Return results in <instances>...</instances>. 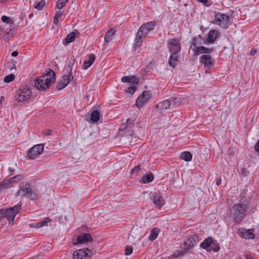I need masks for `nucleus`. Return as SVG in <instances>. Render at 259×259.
I'll return each instance as SVG.
<instances>
[{
	"instance_id": "f257e3e1",
	"label": "nucleus",
	"mask_w": 259,
	"mask_h": 259,
	"mask_svg": "<svg viewBox=\"0 0 259 259\" xmlns=\"http://www.w3.org/2000/svg\"><path fill=\"white\" fill-rule=\"evenodd\" d=\"M55 81V72L49 69L43 75L38 77L35 80L34 87L38 90L45 91L50 88L51 85Z\"/></svg>"
},
{
	"instance_id": "f03ea898",
	"label": "nucleus",
	"mask_w": 259,
	"mask_h": 259,
	"mask_svg": "<svg viewBox=\"0 0 259 259\" xmlns=\"http://www.w3.org/2000/svg\"><path fill=\"white\" fill-rule=\"evenodd\" d=\"M247 208V205L244 203L235 204L231 209V215L236 222L239 223L245 217Z\"/></svg>"
},
{
	"instance_id": "7ed1b4c3",
	"label": "nucleus",
	"mask_w": 259,
	"mask_h": 259,
	"mask_svg": "<svg viewBox=\"0 0 259 259\" xmlns=\"http://www.w3.org/2000/svg\"><path fill=\"white\" fill-rule=\"evenodd\" d=\"M21 209L20 205H17L9 209H1L0 210V219L6 218L10 224L13 223L16 215L19 213Z\"/></svg>"
},
{
	"instance_id": "20e7f679",
	"label": "nucleus",
	"mask_w": 259,
	"mask_h": 259,
	"mask_svg": "<svg viewBox=\"0 0 259 259\" xmlns=\"http://www.w3.org/2000/svg\"><path fill=\"white\" fill-rule=\"evenodd\" d=\"M31 94L32 92L29 88H24L16 92L15 99L18 102L25 101L30 98Z\"/></svg>"
},
{
	"instance_id": "39448f33",
	"label": "nucleus",
	"mask_w": 259,
	"mask_h": 259,
	"mask_svg": "<svg viewBox=\"0 0 259 259\" xmlns=\"http://www.w3.org/2000/svg\"><path fill=\"white\" fill-rule=\"evenodd\" d=\"M155 26V23L153 21L147 22L143 24L140 27L137 32V35L145 37L150 31L154 29Z\"/></svg>"
},
{
	"instance_id": "423d86ee",
	"label": "nucleus",
	"mask_w": 259,
	"mask_h": 259,
	"mask_svg": "<svg viewBox=\"0 0 259 259\" xmlns=\"http://www.w3.org/2000/svg\"><path fill=\"white\" fill-rule=\"evenodd\" d=\"M43 144H37L31 148L28 152V157L29 159H34L41 154L44 150Z\"/></svg>"
},
{
	"instance_id": "0eeeda50",
	"label": "nucleus",
	"mask_w": 259,
	"mask_h": 259,
	"mask_svg": "<svg viewBox=\"0 0 259 259\" xmlns=\"http://www.w3.org/2000/svg\"><path fill=\"white\" fill-rule=\"evenodd\" d=\"M167 47L171 54H177L181 50L180 43L176 38L169 39L167 41Z\"/></svg>"
},
{
	"instance_id": "6e6552de",
	"label": "nucleus",
	"mask_w": 259,
	"mask_h": 259,
	"mask_svg": "<svg viewBox=\"0 0 259 259\" xmlns=\"http://www.w3.org/2000/svg\"><path fill=\"white\" fill-rule=\"evenodd\" d=\"M229 18L227 15L218 13L214 17V22L218 25L222 27L225 26L229 22Z\"/></svg>"
},
{
	"instance_id": "1a4fd4ad",
	"label": "nucleus",
	"mask_w": 259,
	"mask_h": 259,
	"mask_svg": "<svg viewBox=\"0 0 259 259\" xmlns=\"http://www.w3.org/2000/svg\"><path fill=\"white\" fill-rule=\"evenodd\" d=\"M212 240L211 238L205 239L200 244V246L204 249H208V250H212L214 252H217L220 250V247L217 245L214 247H213Z\"/></svg>"
},
{
	"instance_id": "9d476101",
	"label": "nucleus",
	"mask_w": 259,
	"mask_h": 259,
	"mask_svg": "<svg viewBox=\"0 0 259 259\" xmlns=\"http://www.w3.org/2000/svg\"><path fill=\"white\" fill-rule=\"evenodd\" d=\"M91 235L89 233H83L77 236L75 240L73 241L74 245L83 244L92 240Z\"/></svg>"
},
{
	"instance_id": "9b49d317",
	"label": "nucleus",
	"mask_w": 259,
	"mask_h": 259,
	"mask_svg": "<svg viewBox=\"0 0 259 259\" xmlns=\"http://www.w3.org/2000/svg\"><path fill=\"white\" fill-rule=\"evenodd\" d=\"M30 185L27 182H23L20 184L19 186V189L16 194V196H22L26 197L28 193L30 192Z\"/></svg>"
},
{
	"instance_id": "f8f14e48",
	"label": "nucleus",
	"mask_w": 259,
	"mask_h": 259,
	"mask_svg": "<svg viewBox=\"0 0 259 259\" xmlns=\"http://www.w3.org/2000/svg\"><path fill=\"white\" fill-rule=\"evenodd\" d=\"M90 250L88 248L80 249L76 250L72 254V259H87Z\"/></svg>"
},
{
	"instance_id": "ddd939ff",
	"label": "nucleus",
	"mask_w": 259,
	"mask_h": 259,
	"mask_svg": "<svg viewBox=\"0 0 259 259\" xmlns=\"http://www.w3.org/2000/svg\"><path fill=\"white\" fill-rule=\"evenodd\" d=\"M150 94L147 91H144L137 99L136 102V106L140 108L146 103L150 98Z\"/></svg>"
},
{
	"instance_id": "4468645a",
	"label": "nucleus",
	"mask_w": 259,
	"mask_h": 259,
	"mask_svg": "<svg viewBox=\"0 0 259 259\" xmlns=\"http://www.w3.org/2000/svg\"><path fill=\"white\" fill-rule=\"evenodd\" d=\"M73 76L70 74L64 75L62 79L58 82L57 85V89L60 90L66 87L70 82V80L73 79Z\"/></svg>"
},
{
	"instance_id": "2eb2a0df",
	"label": "nucleus",
	"mask_w": 259,
	"mask_h": 259,
	"mask_svg": "<svg viewBox=\"0 0 259 259\" xmlns=\"http://www.w3.org/2000/svg\"><path fill=\"white\" fill-rule=\"evenodd\" d=\"M198 237L196 235H190L184 242V245L187 250L191 249L197 244Z\"/></svg>"
},
{
	"instance_id": "dca6fc26",
	"label": "nucleus",
	"mask_w": 259,
	"mask_h": 259,
	"mask_svg": "<svg viewBox=\"0 0 259 259\" xmlns=\"http://www.w3.org/2000/svg\"><path fill=\"white\" fill-rule=\"evenodd\" d=\"M200 62L203 64L205 68H209L213 64V60L209 55H201L200 58Z\"/></svg>"
},
{
	"instance_id": "f3484780",
	"label": "nucleus",
	"mask_w": 259,
	"mask_h": 259,
	"mask_svg": "<svg viewBox=\"0 0 259 259\" xmlns=\"http://www.w3.org/2000/svg\"><path fill=\"white\" fill-rule=\"evenodd\" d=\"M21 178V176H16L13 178H11L9 181H4L0 183V193L5 191L9 187V185L14 182V180L15 179H19Z\"/></svg>"
},
{
	"instance_id": "a211bd4d",
	"label": "nucleus",
	"mask_w": 259,
	"mask_h": 259,
	"mask_svg": "<svg viewBox=\"0 0 259 259\" xmlns=\"http://www.w3.org/2000/svg\"><path fill=\"white\" fill-rule=\"evenodd\" d=\"M153 200L154 204L159 208L165 204V200L160 193H155Z\"/></svg>"
},
{
	"instance_id": "6ab92c4d",
	"label": "nucleus",
	"mask_w": 259,
	"mask_h": 259,
	"mask_svg": "<svg viewBox=\"0 0 259 259\" xmlns=\"http://www.w3.org/2000/svg\"><path fill=\"white\" fill-rule=\"evenodd\" d=\"M239 235L245 239H253L254 235L252 229H241L239 230Z\"/></svg>"
},
{
	"instance_id": "aec40b11",
	"label": "nucleus",
	"mask_w": 259,
	"mask_h": 259,
	"mask_svg": "<svg viewBox=\"0 0 259 259\" xmlns=\"http://www.w3.org/2000/svg\"><path fill=\"white\" fill-rule=\"evenodd\" d=\"M96 59V56L94 54H91L88 56V58L84 61L82 65V69L86 70L89 68L94 62Z\"/></svg>"
},
{
	"instance_id": "412c9836",
	"label": "nucleus",
	"mask_w": 259,
	"mask_h": 259,
	"mask_svg": "<svg viewBox=\"0 0 259 259\" xmlns=\"http://www.w3.org/2000/svg\"><path fill=\"white\" fill-rule=\"evenodd\" d=\"M171 107V102L169 99L165 100L162 102L159 103L156 106V108L159 109L160 110H166L168 108Z\"/></svg>"
},
{
	"instance_id": "4be33fe9",
	"label": "nucleus",
	"mask_w": 259,
	"mask_h": 259,
	"mask_svg": "<svg viewBox=\"0 0 259 259\" xmlns=\"http://www.w3.org/2000/svg\"><path fill=\"white\" fill-rule=\"evenodd\" d=\"M213 51V49L211 48H207L203 46L197 47L195 50V53L196 55L200 54H210Z\"/></svg>"
},
{
	"instance_id": "5701e85b",
	"label": "nucleus",
	"mask_w": 259,
	"mask_h": 259,
	"mask_svg": "<svg viewBox=\"0 0 259 259\" xmlns=\"http://www.w3.org/2000/svg\"><path fill=\"white\" fill-rule=\"evenodd\" d=\"M219 36V31L216 30H210L208 34V41L213 42Z\"/></svg>"
},
{
	"instance_id": "b1692460",
	"label": "nucleus",
	"mask_w": 259,
	"mask_h": 259,
	"mask_svg": "<svg viewBox=\"0 0 259 259\" xmlns=\"http://www.w3.org/2000/svg\"><path fill=\"white\" fill-rule=\"evenodd\" d=\"M178 56L176 54H171L168 60V64L170 66L174 68L176 65V63L178 61Z\"/></svg>"
},
{
	"instance_id": "393cba45",
	"label": "nucleus",
	"mask_w": 259,
	"mask_h": 259,
	"mask_svg": "<svg viewBox=\"0 0 259 259\" xmlns=\"http://www.w3.org/2000/svg\"><path fill=\"white\" fill-rule=\"evenodd\" d=\"M171 102V107H177L179 106L181 103V99L176 97L171 98L169 99Z\"/></svg>"
},
{
	"instance_id": "a878e982",
	"label": "nucleus",
	"mask_w": 259,
	"mask_h": 259,
	"mask_svg": "<svg viewBox=\"0 0 259 259\" xmlns=\"http://www.w3.org/2000/svg\"><path fill=\"white\" fill-rule=\"evenodd\" d=\"M144 37L143 36H138L137 33L136 34L134 44V47L135 49L138 48L141 46Z\"/></svg>"
},
{
	"instance_id": "bb28decb",
	"label": "nucleus",
	"mask_w": 259,
	"mask_h": 259,
	"mask_svg": "<svg viewBox=\"0 0 259 259\" xmlns=\"http://www.w3.org/2000/svg\"><path fill=\"white\" fill-rule=\"evenodd\" d=\"M115 31L113 29H110L105 33V41L106 43H108L111 40V37L115 33Z\"/></svg>"
},
{
	"instance_id": "cd10ccee",
	"label": "nucleus",
	"mask_w": 259,
	"mask_h": 259,
	"mask_svg": "<svg viewBox=\"0 0 259 259\" xmlns=\"http://www.w3.org/2000/svg\"><path fill=\"white\" fill-rule=\"evenodd\" d=\"M180 158L186 161H190L191 160L192 156L190 152L185 151L181 154Z\"/></svg>"
},
{
	"instance_id": "c85d7f7f",
	"label": "nucleus",
	"mask_w": 259,
	"mask_h": 259,
	"mask_svg": "<svg viewBox=\"0 0 259 259\" xmlns=\"http://www.w3.org/2000/svg\"><path fill=\"white\" fill-rule=\"evenodd\" d=\"M100 113L97 110L92 112L91 115V120L93 122H97L100 119Z\"/></svg>"
},
{
	"instance_id": "c756f323",
	"label": "nucleus",
	"mask_w": 259,
	"mask_h": 259,
	"mask_svg": "<svg viewBox=\"0 0 259 259\" xmlns=\"http://www.w3.org/2000/svg\"><path fill=\"white\" fill-rule=\"evenodd\" d=\"M159 232V230L158 228H153L151 231L150 234L149 236V239L151 241L155 240L157 237Z\"/></svg>"
},
{
	"instance_id": "7c9ffc66",
	"label": "nucleus",
	"mask_w": 259,
	"mask_h": 259,
	"mask_svg": "<svg viewBox=\"0 0 259 259\" xmlns=\"http://www.w3.org/2000/svg\"><path fill=\"white\" fill-rule=\"evenodd\" d=\"M51 221V220L49 218H45V220L36 223L35 227L36 228H40L45 226H47V224Z\"/></svg>"
},
{
	"instance_id": "2f4dec72",
	"label": "nucleus",
	"mask_w": 259,
	"mask_h": 259,
	"mask_svg": "<svg viewBox=\"0 0 259 259\" xmlns=\"http://www.w3.org/2000/svg\"><path fill=\"white\" fill-rule=\"evenodd\" d=\"M137 78L136 77L132 76H124L121 78V81L123 82H132L135 83L136 81Z\"/></svg>"
},
{
	"instance_id": "473e14b6",
	"label": "nucleus",
	"mask_w": 259,
	"mask_h": 259,
	"mask_svg": "<svg viewBox=\"0 0 259 259\" xmlns=\"http://www.w3.org/2000/svg\"><path fill=\"white\" fill-rule=\"evenodd\" d=\"M75 38V34L73 32H71V33H69L67 35L66 38L65 39L66 44H68L73 42L74 41Z\"/></svg>"
},
{
	"instance_id": "72a5a7b5",
	"label": "nucleus",
	"mask_w": 259,
	"mask_h": 259,
	"mask_svg": "<svg viewBox=\"0 0 259 259\" xmlns=\"http://www.w3.org/2000/svg\"><path fill=\"white\" fill-rule=\"evenodd\" d=\"M153 176L152 174H146L143 177V182L144 184L149 183L152 182L153 180Z\"/></svg>"
},
{
	"instance_id": "f704fd0d",
	"label": "nucleus",
	"mask_w": 259,
	"mask_h": 259,
	"mask_svg": "<svg viewBox=\"0 0 259 259\" xmlns=\"http://www.w3.org/2000/svg\"><path fill=\"white\" fill-rule=\"evenodd\" d=\"M26 197H28L31 200H34L37 198V194L36 193L32 191L31 189L30 190V192L28 193V194L26 196Z\"/></svg>"
},
{
	"instance_id": "c9c22d12",
	"label": "nucleus",
	"mask_w": 259,
	"mask_h": 259,
	"mask_svg": "<svg viewBox=\"0 0 259 259\" xmlns=\"http://www.w3.org/2000/svg\"><path fill=\"white\" fill-rule=\"evenodd\" d=\"M68 2V0H59L56 5V7L58 9H61Z\"/></svg>"
},
{
	"instance_id": "e433bc0d",
	"label": "nucleus",
	"mask_w": 259,
	"mask_h": 259,
	"mask_svg": "<svg viewBox=\"0 0 259 259\" xmlns=\"http://www.w3.org/2000/svg\"><path fill=\"white\" fill-rule=\"evenodd\" d=\"M45 5V0H41L39 2L36 4L34 6V8L38 10H41Z\"/></svg>"
},
{
	"instance_id": "4c0bfd02",
	"label": "nucleus",
	"mask_w": 259,
	"mask_h": 259,
	"mask_svg": "<svg viewBox=\"0 0 259 259\" xmlns=\"http://www.w3.org/2000/svg\"><path fill=\"white\" fill-rule=\"evenodd\" d=\"M141 169L140 168V165L136 166L132 170L131 174L132 175H134L135 176H137L138 175L140 174V171Z\"/></svg>"
},
{
	"instance_id": "58836bf2",
	"label": "nucleus",
	"mask_w": 259,
	"mask_h": 259,
	"mask_svg": "<svg viewBox=\"0 0 259 259\" xmlns=\"http://www.w3.org/2000/svg\"><path fill=\"white\" fill-rule=\"evenodd\" d=\"M15 79V75L13 74H10L5 77L4 80L6 82H10Z\"/></svg>"
},
{
	"instance_id": "ea45409f",
	"label": "nucleus",
	"mask_w": 259,
	"mask_h": 259,
	"mask_svg": "<svg viewBox=\"0 0 259 259\" xmlns=\"http://www.w3.org/2000/svg\"><path fill=\"white\" fill-rule=\"evenodd\" d=\"M1 19L3 22L7 24H12L13 22V21L10 17L6 16H3Z\"/></svg>"
},
{
	"instance_id": "a19ab883",
	"label": "nucleus",
	"mask_w": 259,
	"mask_h": 259,
	"mask_svg": "<svg viewBox=\"0 0 259 259\" xmlns=\"http://www.w3.org/2000/svg\"><path fill=\"white\" fill-rule=\"evenodd\" d=\"M132 122H133V120L132 119H131L130 118H128L126 121V125H125V123H123L122 126H124V127H122V128L124 129L127 128L128 125H131Z\"/></svg>"
},
{
	"instance_id": "79ce46f5",
	"label": "nucleus",
	"mask_w": 259,
	"mask_h": 259,
	"mask_svg": "<svg viewBox=\"0 0 259 259\" xmlns=\"http://www.w3.org/2000/svg\"><path fill=\"white\" fill-rule=\"evenodd\" d=\"M133 252V248L130 246L125 248V254L126 255H130Z\"/></svg>"
},
{
	"instance_id": "37998d69",
	"label": "nucleus",
	"mask_w": 259,
	"mask_h": 259,
	"mask_svg": "<svg viewBox=\"0 0 259 259\" xmlns=\"http://www.w3.org/2000/svg\"><path fill=\"white\" fill-rule=\"evenodd\" d=\"M74 62H75L74 60H70L69 61V67L70 68V73L69 74H70L71 75L72 67L74 65Z\"/></svg>"
},
{
	"instance_id": "c03bdc74",
	"label": "nucleus",
	"mask_w": 259,
	"mask_h": 259,
	"mask_svg": "<svg viewBox=\"0 0 259 259\" xmlns=\"http://www.w3.org/2000/svg\"><path fill=\"white\" fill-rule=\"evenodd\" d=\"M127 90L128 92L131 94H133L135 92V88L134 86L130 87Z\"/></svg>"
},
{
	"instance_id": "a18cd8bd",
	"label": "nucleus",
	"mask_w": 259,
	"mask_h": 259,
	"mask_svg": "<svg viewBox=\"0 0 259 259\" xmlns=\"http://www.w3.org/2000/svg\"><path fill=\"white\" fill-rule=\"evenodd\" d=\"M43 133L45 135H50L52 133V131L50 129H45Z\"/></svg>"
},
{
	"instance_id": "49530a36",
	"label": "nucleus",
	"mask_w": 259,
	"mask_h": 259,
	"mask_svg": "<svg viewBox=\"0 0 259 259\" xmlns=\"http://www.w3.org/2000/svg\"><path fill=\"white\" fill-rule=\"evenodd\" d=\"M254 149L257 152H258L259 155V140L257 141L254 146Z\"/></svg>"
},
{
	"instance_id": "de8ad7c7",
	"label": "nucleus",
	"mask_w": 259,
	"mask_h": 259,
	"mask_svg": "<svg viewBox=\"0 0 259 259\" xmlns=\"http://www.w3.org/2000/svg\"><path fill=\"white\" fill-rule=\"evenodd\" d=\"M198 2L202 3L205 4L206 6H209L210 5V4H207L208 0H197Z\"/></svg>"
},
{
	"instance_id": "09e8293b",
	"label": "nucleus",
	"mask_w": 259,
	"mask_h": 259,
	"mask_svg": "<svg viewBox=\"0 0 259 259\" xmlns=\"http://www.w3.org/2000/svg\"><path fill=\"white\" fill-rule=\"evenodd\" d=\"M62 15V13L60 11H57L56 13L55 17L57 18H60Z\"/></svg>"
},
{
	"instance_id": "8fccbe9b",
	"label": "nucleus",
	"mask_w": 259,
	"mask_h": 259,
	"mask_svg": "<svg viewBox=\"0 0 259 259\" xmlns=\"http://www.w3.org/2000/svg\"><path fill=\"white\" fill-rule=\"evenodd\" d=\"M256 53V50L255 49H252L250 52V54L251 56H253Z\"/></svg>"
},
{
	"instance_id": "3c124183",
	"label": "nucleus",
	"mask_w": 259,
	"mask_h": 259,
	"mask_svg": "<svg viewBox=\"0 0 259 259\" xmlns=\"http://www.w3.org/2000/svg\"><path fill=\"white\" fill-rule=\"evenodd\" d=\"M18 55V53L17 51H14L12 53V56L13 57H17Z\"/></svg>"
},
{
	"instance_id": "603ef678",
	"label": "nucleus",
	"mask_w": 259,
	"mask_h": 259,
	"mask_svg": "<svg viewBox=\"0 0 259 259\" xmlns=\"http://www.w3.org/2000/svg\"><path fill=\"white\" fill-rule=\"evenodd\" d=\"M59 18L56 17L55 16L54 18V23L55 24H57L58 22Z\"/></svg>"
},
{
	"instance_id": "864d4df0",
	"label": "nucleus",
	"mask_w": 259,
	"mask_h": 259,
	"mask_svg": "<svg viewBox=\"0 0 259 259\" xmlns=\"http://www.w3.org/2000/svg\"><path fill=\"white\" fill-rule=\"evenodd\" d=\"M246 259H253L251 255L247 254L246 255Z\"/></svg>"
},
{
	"instance_id": "5fc2aeb1",
	"label": "nucleus",
	"mask_w": 259,
	"mask_h": 259,
	"mask_svg": "<svg viewBox=\"0 0 259 259\" xmlns=\"http://www.w3.org/2000/svg\"><path fill=\"white\" fill-rule=\"evenodd\" d=\"M221 179H217L216 180V184L217 185H219L221 184Z\"/></svg>"
},
{
	"instance_id": "6e6d98bb",
	"label": "nucleus",
	"mask_w": 259,
	"mask_h": 259,
	"mask_svg": "<svg viewBox=\"0 0 259 259\" xmlns=\"http://www.w3.org/2000/svg\"><path fill=\"white\" fill-rule=\"evenodd\" d=\"M7 0H0V3H3L6 2Z\"/></svg>"
},
{
	"instance_id": "4d7b16f0",
	"label": "nucleus",
	"mask_w": 259,
	"mask_h": 259,
	"mask_svg": "<svg viewBox=\"0 0 259 259\" xmlns=\"http://www.w3.org/2000/svg\"><path fill=\"white\" fill-rule=\"evenodd\" d=\"M9 170L10 171H11L12 172H13V171H14L12 170V169L11 168H9Z\"/></svg>"
}]
</instances>
